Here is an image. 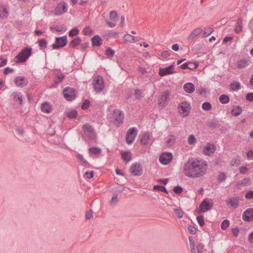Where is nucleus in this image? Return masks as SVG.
<instances>
[{"mask_svg":"<svg viewBox=\"0 0 253 253\" xmlns=\"http://www.w3.org/2000/svg\"><path fill=\"white\" fill-rule=\"evenodd\" d=\"M207 163L205 161L188 160L184 166V173L189 177L198 178L204 176L207 171Z\"/></svg>","mask_w":253,"mask_h":253,"instance_id":"nucleus-1","label":"nucleus"},{"mask_svg":"<svg viewBox=\"0 0 253 253\" xmlns=\"http://www.w3.org/2000/svg\"><path fill=\"white\" fill-rule=\"evenodd\" d=\"M124 117V112L117 109H114L111 113V118L113 119V123L117 127L123 124Z\"/></svg>","mask_w":253,"mask_h":253,"instance_id":"nucleus-2","label":"nucleus"},{"mask_svg":"<svg viewBox=\"0 0 253 253\" xmlns=\"http://www.w3.org/2000/svg\"><path fill=\"white\" fill-rule=\"evenodd\" d=\"M32 49L31 47H25L16 56L17 63H23L31 55Z\"/></svg>","mask_w":253,"mask_h":253,"instance_id":"nucleus-3","label":"nucleus"},{"mask_svg":"<svg viewBox=\"0 0 253 253\" xmlns=\"http://www.w3.org/2000/svg\"><path fill=\"white\" fill-rule=\"evenodd\" d=\"M76 90L75 88L69 86L65 87L63 91V94L65 99L71 101L76 97Z\"/></svg>","mask_w":253,"mask_h":253,"instance_id":"nucleus-4","label":"nucleus"},{"mask_svg":"<svg viewBox=\"0 0 253 253\" xmlns=\"http://www.w3.org/2000/svg\"><path fill=\"white\" fill-rule=\"evenodd\" d=\"M137 134V129L133 127L128 129L126 135V143L129 145L132 144Z\"/></svg>","mask_w":253,"mask_h":253,"instance_id":"nucleus-5","label":"nucleus"},{"mask_svg":"<svg viewBox=\"0 0 253 253\" xmlns=\"http://www.w3.org/2000/svg\"><path fill=\"white\" fill-rule=\"evenodd\" d=\"M213 204L212 200L211 199H205L200 205V211L199 213L205 212L210 210L213 207Z\"/></svg>","mask_w":253,"mask_h":253,"instance_id":"nucleus-6","label":"nucleus"},{"mask_svg":"<svg viewBox=\"0 0 253 253\" xmlns=\"http://www.w3.org/2000/svg\"><path fill=\"white\" fill-rule=\"evenodd\" d=\"M67 43V37L64 36L60 37H56L55 42L51 46L53 49H58L64 47Z\"/></svg>","mask_w":253,"mask_h":253,"instance_id":"nucleus-7","label":"nucleus"},{"mask_svg":"<svg viewBox=\"0 0 253 253\" xmlns=\"http://www.w3.org/2000/svg\"><path fill=\"white\" fill-rule=\"evenodd\" d=\"M94 90L97 92L102 91L104 87V83L103 78L100 76L95 77L93 81Z\"/></svg>","mask_w":253,"mask_h":253,"instance_id":"nucleus-8","label":"nucleus"},{"mask_svg":"<svg viewBox=\"0 0 253 253\" xmlns=\"http://www.w3.org/2000/svg\"><path fill=\"white\" fill-rule=\"evenodd\" d=\"M129 171L134 176H140L142 174L143 169L139 163H135L130 166Z\"/></svg>","mask_w":253,"mask_h":253,"instance_id":"nucleus-9","label":"nucleus"},{"mask_svg":"<svg viewBox=\"0 0 253 253\" xmlns=\"http://www.w3.org/2000/svg\"><path fill=\"white\" fill-rule=\"evenodd\" d=\"M178 109L180 114L185 113L183 114V117L187 116L189 115V110L191 109V106L189 103L184 101L179 104Z\"/></svg>","mask_w":253,"mask_h":253,"instance_id":"nucleus-10","label":"nucleus"},{"mask_svg":"<svg viewBox=\"0 0 253 253\" xmlns=\"http://www.w3.org/2000/svg\"><path fill=\"white\" fill-rule=\"evenodd\" d=\"M172 158L173 156L171 153H163L160 155L159 161L161 164L166 165L169 164L172 161Z\"/></svg>","mask_w":253,"mask_h":253,"instance_id":"nucleus-11","label":"nucleus"},{"mask_svg":"<svg viewBox=\"0 0 253 253\" xmlns=\"http://www.w3.org/2000/svg\"><path fill=\"white\" fill-rule=\"evenodd\" d=\"M68 6L66 3L64 2L58 3L55 8L54 14L56 15H61L67 12Z\"/></svg>","mask_w":253,"mask_h":253,"instance_id":"nucleus-12","label":"nucleus"},{"mask_svg":"<svg viewBox=\"0 0 253 253\" xmlns=\"http://www.w3.org/2000/svg\"><path fill=\"white\" fill-rule=\"evenodd\" d=\"M242 219L244 221L250 222L253 220V208H248L243 213Z\"/></svg>","mask_w":253,"mask_h":253,"instance_id":"nucleus-13","label":"nucleus"},{"mask_svg":"<svg viewBox=\"0 0 253 253\" xmlns=\"http://www.w3.org/2000/svg\"><path fill=\"white\" fill-rule=\"evenodd\" d=\"M169 96V92L168 90L163 92L160 98L158 99V104L161 105L163 108L165 107L168 104L167 101Z\"/></svg>","mask_w":253,"mask_h":253,"instance_id":"nucleus-14","label":"nucleus"},{"mask_svg":"<svg viewBox=\"0 0 253 253\" xmlns=\"http://www.w3.org/2000/svg\"><path fill=\"white\" fill-rule=\"evenodd\" d=\"M27 79L24 77H17L14 79V83L17 86L23 87L27 85Z\"/></svg>","mask_w":253,"mask_h":253,"instance_id":"nucleus-15","label":"nucleus"},{"mask_svg":"<svg viewBox=\"0 0 253 253\" xmlns=\"http://www.w3.org/2000/svg\"><path fill=\"white\" fill-rule=\"evenodd\" d=\"M216 150L215 146L211 143H208L203 149V153L207 156L213 154Z\"/></svg>","mask_w":253,"mask_h":253,"instance_id":"nucleus-16","label":"nucleus"},{"mask_svg":"<svg viewBox=\"0 0 253 253\" xmlns=\"http://www.w3.org/2000/svg\"><path fill=\"white\" fill-rule=\"evenodd\" d=\"M174 68L173 65H171L168 67L165 68H160L159 71V75L161 77L166 76L169 74H171L175 72L172 71Z\"/></svg>","mask_w":253,"mask_h":253,"instance_id":"nucleus-17","label":"nucleus"},{"mask_svg":"<svg viewBox=\"0 0 253 253\" xmlns=\"http://www.w3.org/2000/svg\"><path fill=\"white\" fill-rule=\"evenodd\" d=\"M203 32V29L199 27L194 29L187 38V41L192 42L194 39Z\"/></svg>","mask_w":253,"mask_h":253,"instance_id":"nucleus-18","label":"nucleus"},{"mask_svg":"<svg viewBox=\"0 0 253 253\" xmlns=\"http://www.w3.org/2000/svg\"><path fill=\"white\" fill-rule=\"evenodd\" d=\"M240 198L238 196L231 197L226 202L228 205H230L232 208H237L239 204Z\"/></svg>","mask_w":253,"mask_h":253,"instance_id":"nucleus-19","label":"nucleus"},{"mask_svg":"<svg viewBox=\"0 0 253 253\" xmlns=\"http://www.w3.org/2000/svg\"><path fill=\"white\" fill-rule=\"evenodd\" d=\"M12 96H13V100L14 101H18L19 104L20 106H22L23 105V102L24 99V97L21 92L17 91L13 92L12 93Z\"/></svg>","mask_w":253,"mask_h":253,"instance_id":"nucleus-20","label":"nucleus"},{"mask_svg":"<svg viewBox=\"0 0 253 253\" xmlns=\"http://www.w3.org/2000/svg\"><path fill=\"white\" fill-rule=\"evenodd\" d=\"M82 128L89 138H92V135L93 133V129L90 125L88 124H84Z\"/></svg>","mask_w":253,"mask_h":253,"instance_id":"nucleus-21","label":"nucleus"},{"mask_svg":"<svg viewBox=\"0 0 253 253\" xmlns=\"http://www.w3.org/2000/svg\"><path fill=\"white\" fill-rule=\"evenodd\" d=\"M103 40L98 35H95L91 38L92 46H99L102 44Z\"/></svg>","mask_w":253,"mask_h":253,"instance_id":"nucleus-22","label":"nucleus"},{"mask_svg":"<svg viewBox=\"0 0 253 253\" xmlns=\"http://www.w3.org/2000/svg\"><path fill=\"white\" fill-rule=\"evenodd\" d=\"M183 89L185 92L191 93L195 91V86L192 83H187L184 85Z\"/></svg>","mask_w":253,"mask_h":253,"instance_id":"nucleus-23","label":"nucleus"},{"mask_svg":"<svg viewBox=\"0 0 253 253\" xmlns=\"http://www.w3.org/2000/svg\"><path fill=\"white\" fill-rule=\"evenodd\" d=\"M41 110L42 112L49 114L51 112L52 107L49 103L45 102L42 104Z\"/></svg>","mask_w":253,"mask_h":253,"instance_id":"nucleus-24","label":"nucleus"},{"mask_svg":"<svg viewBox=\"0 0 253 253\" xmlns=\"http://www.w3.org/2000/svg\"><path fill=\"white\" fill-rule=\"evenodd\" d=\"M150 134L148 132H145L142 134L140 138V143L143 145H147L150 139Z\"/></svg>","mask_w":253,"mask_h":253,"instance_id":"nucleus-25","label":"nucleus"},{"mask_svg":"<svg viewBox=\"0 0 253 253\" xmlns=\"http://www.w3.org/2000/svg\"><path fill=\"white\" fill-rule=\"evenodd\" d=\"M51 30H55L56 31L60 33L61 34L64 33L67 31V26L64 25L59 26H52L50 28Z\"/></svg>","mask_w":253,"mask_h":253,"instance_id":"nucleus-26","label":"nucleus"},{"mask_svg":"<svg viewBox=\"0 0 253 253\" xmlns=\"http://www.w3.org/2000/svg\"><path fill=\"white\" fill-rule=\"evenodd\" d=\"M121 157L124 161L127 163L131 159V154L129 151H123L121 153Z\"/></svg>","mask_w":253,"mask_h":253,"instance_id":"nucleus-27","label":"nucleus"},{"mask_svg":"<svg viewBox=\"0 0 253 253\" xmlns=\"http://www.w3.org/2000/svg\"><path fill=\"white\" fill-rule=\"evenodd\" d=\"M242 20L241 18H239L235 23L234 31L236 33L238 34L242 31Z\"/></svg>","mask_w":253,"mask_h":253,"instance_id":"nucleus-28","label":"nucleus"},{"mask_svg":"<svg viewBox=\"0 0 253 253\" xmlns=\"http://www.w3.org/2000/svg\"><path fill=\"white\" fill-rule=\"evenodd\" d=\"M242 111V109L240 106H234L231 111V114L234 116H239Z\"/></svg>","mask_w":253,"mask_h":253,"instance_id":"nucleus-29","label":"nucleus"},{"mask_svg":"<svg viewBox=\"0 0 253 253\" xmlns=\"http://www.w3.org/2000/svg\"><path fill=\"white\" fill-rule=\"evenodd\" d=\"M82 41V39L80 37L72 40L69 43L70 47L74 48L76 46L79 45Z\"/></svg>","mask_w":253,"mask_h":253,"instance_id":"nucleus-30","label":"nucleus"},{"mask_svg":"<svg viewBox=\"0 0 253 253\" xmlns=\"http://www.w3.org/2000/svg\"><path fill=\"white\" fill-rule=\"evenodd\" d=\"M175 140V136L173 134H170L168 136L166 143L169 146H171L174 144Z\"/></svg>","mask_w":253,"mask_h":253,"instance_id":"nucleus-31","label":"nucleus"},{"mask_svg":"<svg viewBox=\"0 0 253 253\" xmlns=\"http://www.w3.org/2000/svg\"><path fill=\"white\" fill-rule=\"evenodd\" d=\"M248 65V61L246 59H241L237 62V66L239 69L245 68Z\"/></svg>","mask_w":253,"mask_h":253,"instance_id":"nucleus-32","label":"nucleus"},{"mask_svg":"<svg viewBox=\"0 0 253 253\" xmlns=\"http://www.w3.org/2000/svg\"><path fill=\"white\" fill-rule=\"evenodd\" d=\"M136 38V37L131 36L130 34H125L124 36V39L126 42H134L137 41V40H135Z\"/></svg>","mask_w":253,"mask_h":253,"instance_id":"nucleus-33","label":"nucleus"},{"mask_svg":"<svg viewBox=\"0 0 253 253\" xmlns=\"http://www.w3.org/2000/svg\"><path fill=\"white\" fill-rule=\"evenodd\" d=\"M219 101L222 104H227L230 101V98L228 95L222 94L219 97Z\"/></svg>","mask_w":253,"mask_h":253,"instance_id":"nucleus-34","label":"nucleus"},{"mask_svg":"<svg viewBox=\"0 0 253 253\" xmlns=\"http://www.w3.org/2000/svg\"><path fill=\"white\" fill-rule=\"evenodd\" d=\"M77 158L82 162V165L83 166L87 167L89 165L87 161L84 158L82 154H78L76 156Z\"/></svg>","mask_w":253,"mask_h":253,"instance_id":"nucleus-35","label":"nucleus"},{"mask_svg":"<svg viewBox=\"0 0 253 253\" xmlns=\"http://www.w3.org/2000/svg\"><path fill=\"white\" fill-rule=\"evenodd\" d=\"M189 241L191 253H196L195 249V245L193 238L192 236L189 237Z\"/></svg>","mask_w":253,"mask_h":253,"instance_id":"nucleus-36","label":"nucleus"},{"mask_svg":"<svg viewBox=\"0 0 253 253\" xmlns=\"http://www.w3.org/2000/svg\"><path fill=\"white\" fill-rule=\"evenodd\" d=\"M78 115V112L76 110L69 111L67 112V117L70 119H75Z\"/></svg>","mask_w":253,"mask_h":253,"instance_id":"nucleus-37","label":"nucleus"},{"mask_svg":"<svg viewBox=\"0 0 253 253\" xmlns=\"http://www.w3.org/2000/svg\"><path fill=\"white\" fill-rule=\"evenodd\" d=\"M90 153L94 155H97L101 153V150L98 147H93L88 149Z\"/></svg>","mask_w":253,"mask_h":253,"instance_id":"nucleus-38","label":"nucleus"},{"mask_svg":"<svg viewBox=\"0 0 253 253\" xmlns=\"http://www.w3.org/2000/svg\"><path fill=\"white\" fill-rule=\"evenodd\" d=\"M153 190H158L159 191L163 192L166 194L169 193V191L165 187L161 186V185H155L153 187Z\"/></svg>","mask_w":253,"mask_h":253,"instance_id":"nucleus-39","label":"nucleus"},{"mask_svg":"<svg viewBox=\"0 0 253 253\" xmlns=\"http://www.w3.org/2000/svg\"><path fill=\"white\" fill-rule=\"evenodd\" d=\"M8 15V12L6 7L0 6V17H6Z\"/></svg>","mask_w":253,"mask_h":253,"instance_id":"nucleus-40","label":"nucleus"},{"mask_svg":"<svg viewBox=\"0 0 253 253\" xmlns=\"http://www.w3.org/2000/svg\"><path fill=\"white\" fill-rule=\"evenodd\" d=\"M213 32V28L211 27H207L205 29L203 37L204 38L207 37V36L211 35Z\"/></svg>","mask_w":253,"mask_h":253,"instance_id":"nucleus-41","label":"nucleus"},{"mask_svg":"<svg viewBox=\"0 0 253 253\" xmlns=\"http://www.w3.org/2000/svg\"><path fill=\"white\" fill-rule=\"evenodd\" d=\"M39 44L41 49H43L47 47V41L44 39L39 40Z\"/></svg>","mask_w":253,"mask_h":253,"instance_id":"nucleus-42","label":"nucleus"},{"mask_svg":"<svg viewBox=\"0 0 253 253\" xmlns=\"http://www.w3.org/2000/svg\"><path fill=\"white\" fill-rule=\"evenodd\" d=\"M90 102L88 99H85L82 105V109L83 110H87L90 106Z\"/></svg>","mask_w":253,"mask_h":253,"instance_id":"nucleus-43","label":"nucleus"},{"mask_svg":"<svg viewBox=\"0 0 253 253\" xmlns=\"http://www.w3.org/2000/svg\"><path fill=\"white\" fill-rule=\"evenodd\" d=\"M229 220L228 219H225L221 223V228L222 230H225L229 227Z\"/></svg>","mask_w":253,"mask_h":253,"instance_id":"nucleus-44","label":"nucleus"},{"mask_svg":"<svg viewBox=\"0 0 253 253\" xmlns=\"http://www.w3.org/2000/svg\"><path fill=\"white\" fill-rule=\"evenodd\" d=\"M109 17L111 20H115L116 19H117L118 17V14L116 10H112L110 12L109 14Z\"/></svg>","mask_w":253,"mask_h":253,"instance_id":"nucleus-45","label":"nucleus"},{"mask_svg":"<svg viewBox=\"0 0 253 253\" xmlns=\"http://www.w3.org/2000/svg\"><path fill=\"white\" fill-rule=\"evenodd\" d=\"M231 88L233 90H238L241 88L240 84L239 82H234L231 84Z\"/></svg>","mask_w":253,"mask_h":253,"instance_id":"nucleus-46","label":"nucleus"},{"mask_svg":"<svg viewBox=\"0 0 253 253\" xmlns=\"http://www.w3.org/2000/svg\"><path fill=\"white\" fill-rule=\"evenodd\" d=\"M79 32H80V31L78 28H74L70 31L69 33V37H71L77 36L79 34Z\"/></svg>","mask_w":253,"mask_h":253,"instance_id":"nucleus-47","label":"nucleus"},{"mask_svg":"<svg viewBox=\"0 0 253 253\" xmlns=\"http://www.w3.org/2000/svg\"><path fill=\"white\" fill-rule=\"evenodd\" d=\"M211 104L208 102H205L202 104V108L205 111H209L211 109Z\"/></svg>","mask_w":253,"mask_h":253,"instance_id":"nucleus-48","label":"nucleus"},{"mask_svg":"<svg viewBox=\"0 0 253 253\" xmlns=\"http://www.w3.org/2000/svg\"><path fill=\"white\" fill-rule=\"evenodd\" d=\"M188 69L193 70L197 68L198 66V63L188 62Z\"/></svg>","mask_w":253,"mask_h":253,"instance_id":"nucleus-49","label":"nucleus"},{"mask_svg":"<svg viewBox=\"0 0 253 253\" xmlns=\"http://www.w3.org/2000/svg\"><path fill=\"white\" fill-rule=\"evenodd\" d=\"M65 77V76L63 74L58 75L57 77V79L55 80V83L58 84L61 83Z\"/></svg>","mask_w":253,"mask_h":253,"instance_id":"nucleus-50","label":"nucleus"},{"mask_svg":"<svg viewBox=\"0 0 253 253\" xmlns=\"http://www.w3.org/2000/svg\"><path fill=\"white\" fill-rule=\"evenodd\" d=\"M114 50L110 47H108L105 51V54L109 57H113L114 55Z\"/></svg>","mask_w":253,"mask_h":253,"instance_id":"nucleus-51","label":"nucleus"},{"mask_svg":"<svg viewBox=\"0 0 253 253\" xmlns=\"http://www.w3.org/2000/svg\"><path fill=\"white\" fill-rule=\"evenodd\" d=\"M197 221L199 225L201 227L205 225V221L203 215H199L197 217Z\"/></svg>","mask_w":253,"mask_h":253,"instance_id":"nucleus-52","label":"nucleus"},{"mask_svg":"<svg viewBox=\"0 0 253 253\" xmlns=\"http://www.w3.org/2000/svg\"><path fill=\"white\" fill-rule=\"evenodd\" d=\"M196 137L193 134L190 135L188 138V142L190 145H192V144H195L196 142Z\"/></svg>","mask_w":253,"mask_h":253,"instance_id":"nucleus-53","label":"nucleus"},{"mask_svg":"<svg viewBox=\"0 0 253 253\" xmlns=\"http://www.w3.org/2000/svg\"><path fill=\"white\" fill-rule=\"evenodd\" d=\"M183 189L180 186H176L173 189V191L176 194H181L183 192Z\"/></svg>","mask_w":253,"mask_h":253,"instance_id":"nucleus-54","label":"nucleus"},{"mask_svg":"<svg viewBox=\"0 0 253 253\" xmlns=\"http://www.w3.org/2000/svg\"><path fill=\"white\" fill-rule=\"evenodd\" d=\"M174 211L176 215L179 218H181L183 216V212L178 209H174Z\"/></svg>","mask_w":253,"mask_h":253,"instance_id":"nucleus-55","label":"nucleus"},{"mask_svg":"<svg viewBox=\"0 0 253 253\" xmlns=\"http://www.w3.org/2000/svg\"><path fill=\"white\" fill-rule=\"evenodd\" d=\"M226 177L227 176L225 173L221 172L218 175L217 180L220 182H223L226 180Z\"/></svg>","mask_w":253,"mask_h":253,"instance_id":"nucleus-56","label":"nucleus"},{"mask_svg":"<svg viewBox=\"0 0 253 253\" xmlns=\"http://www.w3.org/2000/svg\"><path fill=\"white\" fill-rule=\"evenodd\" d=\"M83 32L84 35H90L93 32L89 27H85Z\"/></svg>","mask_w":253,"mask_h":253,"instance_id":"nucleus-57","label":"nucleus"},{"mask_svg":"<svg viewBox=\"0 0 253 253\" xmlns=\"http://www.w3.org/2000/svg\"><path fill=\"white\" fill-rule=\"evenodd\" d=\"M188 231L189 232L192 234L195 235L197 232L196 228L193 225H189L188 227Z\"/></svg>","mask_w":253,"mask_h":253,"instance_id":"nucleus-58","label":"nucleus"},{"mask_svg":"<svg viewBox=\"0 0 253 253\" xmlns=\"http://www.w3.org/2000/svg\"><path fill=\"white\" fill-rule=\"evenodd\" d=\"M142 92L140 89H136L135 90V96L136 98H140V97H142Z\"/></svg>","mask_w":253,"mask_h":253,"instance_id":"nucleus-59","label":"nucleus"},{"mask_svg":"<svg viewBox=\"0 0 253 253\" xmlns=\"http://www.w3.org/2000/svg\"><path fill=\"white\" fill-rule=\"evenodd\" d=\"M247 199L251 200L253 199V190H251L248 192L245 196Z\"/></svg>","mask_w":253,"mask_h":253,"instance_id":"nucleus-60","label":"nucleus"},{"mask_svg":"<svg viewBox=\"0 0 253 253\" xmlns=\"http://www.w3.org/2000/svg\"><path fill=\"white\" fill-rule=\"evenodd\" d=\"M86 178L87 179L92 178L94 174V172L93 171H86L84 173Z\"/></svg>","mask_w":253,"mask_h":253,"instance_id":"nucleus-61","label":"nucleus"},{"mask_svg":"<svg viewBox=\"0 0 253 253\" xmlns=\"http://www.w3.org/2000/svg\"><path fill=\"white\" fill-rule=\"evenodd\" d=\"M0 60H1V62L0 63V67H2L6 65L7 60L5 58H3L2 56H0Z\"/></svg>","mask_w":253,"mask_h":253,"instance_id":"nucleus-62","label":"nucleus"},{"mask_svg":"<svg viewBox=\"0 0 253 253\" xmlns=\"http://www.w3.org/2000/svg\"><path fill=\"white\" fill-rule=\"evenodd\" d=\"M246 99L250 102L253 101V92H249L246 95Z\"/></svg>","mask_w":253,"mask_h":253,"instance_id":"nucleus-63","label":"nucleus"},{"mask_svg":"<svg viewBox=\"0 0 253 253\" xmlns=\"http://www.w3.org/2000/svg\"><path fill=\"white\" fill-rule=\"evenodd\" d=\"M232 233L235 237H238L239 233V228L238 227L232 228Z\"/></svg>","mask_w":253,"mask_h":253,"instance_id":"nucleus-64","label":"nucleus"}]
</instances>
